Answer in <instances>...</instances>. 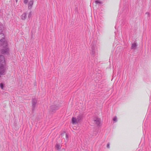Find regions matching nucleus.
<instances>
[{"label":"nucleus","mask_w":151,"mask_h":151,"mask_svg":"<svg viewBox=\"0 0 151 151\" xmlns=\"http://www.w3.org/2000/svg\"><path fill=\"white\" fill-rule=\"evenodd\" d=\"M62 146V145L59 143H57L55 146V148L58 150H59L61 148Z\"/></svg>","instance_id":"9b49d317"},{"label":"nucleus","mask_w":151,"mask_h":151,"mask_svg":"<svg viewBox=\"0 0 151 151\" xmlns=\"http://www.w3.org/2000/svg\"><path fill=\"white\" fill-rule=\"evenodd\" d=\"M137 46V43L135 42H134L132 44V45L131 46V49L133 50H135L136 49V47Z\"/></svg>","instance_id":"f8f14e48"},{"label":"nucleus","mask_w":151,"mask_h":151,"mask_svg":"<svg viewBox=\"0 0 151 151\" xmlns=\"http://www.w3.org/2000/svg\"><path fill=\"white\" fill-rule=\"evenodd\" d=\"M93 121L94 123L98 126H100V118L98 117H95Z\"/></svg>","instance_id":"39448f33"},{"label":"nucleus","mask_w":151,"mask_h":151,"mask_svg":"<svg viewBox=\"0 0 151 151\" xmlns=\"http://www.w3.org/2000/svg\"><path fill=\"white\" fill-rule=\"evenodd\" d=\"M65 137L67 139H68V135L67 134H66Z\"/></svg>","instance_id":"aec40b11"},{"label":"nucleus","mask_w":151,"mask_h":151,"mask_svg":"<svg viewBox=\"0 0 151 151\" xmlns=\"http://www.w3.org/2000/svg\"><path fill=\"white\" fill-rule=\"evenodd\" d=\"M0 37L1 39L2 38V37H1V36H0Z\"/></svg>","instance_id":"412c9836"},{"label":"nucleus","mask_w":151,"mask_h":151,"mask_svg":"<svg viewBox=\"0 0 151 151\" xmlns=\"http://www.w3.org/2000/svg\"><path fill=\"white\" fill-rule=\"evenodd\" d=\"M4 63H5L4 57L3 55H0V64H4Z\"/></svg>","instance_id":"6e6552de"},{"label":"nucleus","mask_w":151,"mask_h":151,"mask_svg":"<svg viewBox=\"0 0 151 151\" xmlns=\"http://www.w3.org/2000/svg\"><path fill=\"white\" fill-rule=\"evenodd\" d=\"M113 120L114 122H116L117 121V118L116 116H115L113 117Z\"/></svg>","instance_id":"ddd939ff"},{"label":"nucleus","mask_w":151,"mask_h":151,"mask_svg":"<svg viewBox=\"0 0 151 151\" xmlns=\"http://www.w3.org/2000/svg\"><path fill=\"white\" fill-rule=\"evenodd\" d=\"M83 117V114L82 113H80L77 116V119L80 122L81 121Z\"/></svg>","instance_id":"1a4fd4ad"},{"label":"nucleus","mask_w":151,"mask_h":151,"mask_svg":"<svg viewBox=\"0 0 151 151\" xmlns=\"http://www.w3.org/2000/svg\"><path fill=\"white\" fill-rule=\"evenodd\" d=\"M34 1L33 0L30 1L28 3V9H31L32 6L33 4Z\"/></svg>","instance_id":"9d476101"},{"label":"nucleus","mask_w":151,"mask_h":151,"mask_svg":"<svg viewBox=\"0 0 151 151\" xmlns=\"http://www.w3.org/2000/svg\"><path fill=\"white\" fill-rule=\"evenodd\" d=\"M95 3L96 4H101V2L99 0H96L95 1Z\"/></svg>","instance_id":"dca6fc26"},{"label":"nucleus","mask_w":151,"mask_h":151,"mask_svg":"<svg viewBox=\"0 0 151 151\" xmlns=\"http://www.w3.org/2000/svg\"><path fill=\"white\" fill-rule=\"evenodd\" d=\"M90 53L94 56L97 52V47L95 44L92 43L90 47Z\"/></svg>","instance_id":"f03ea898"},{"label":"nucleus","mask_w":151,"mask_h":151,"mask_svg":"<svg viewBox=\"0 0 151 151\" xmlns=\"http://www.w3.org/2000/svg\"><path fill=\"white\" fill-rule=\"evenodd\" d=\"M4 28V25L0 22V45L3 48L1 50V53L3 54H7L9 49L8 47L7 42L5 41L4 35L2 33Z\"/></svg>","instance_id":"f257e3e1"},{"label":"nucleus","mask_w":151,"mask_h":151,"mask_svg":"<svg viewBox=\"0 0 151 151\" xmlns=\"http://www.w3.org/2000/svg\"><path fill=\"white\" fill-rule=\"evenodd\" d=\"M146 14H147V16L149 17L150 16V13L148 12H147L146 13Z\"/></svg>","instance_id":"6ab92c4d"},{"label":"nucleus","mask_w":151,"mask_h":151,"mask_svg":"<svg viewBox=\"0 0 151 151\" xmlns=\"http://www.w3.org/2000/svg\"><path fill=\"white\" fill-rule=\"evenodd\" d=\"M60 106L59 104L57 105H54L51 106L50 107V111L51 112L54 111L58 109Z\"/></svg>","instance_id":"7ed1b4c3"},{"label":"nucleus","mask_w":151,"mask_h":151,"mask_svg":"<svg viewBox=\"0 0 151 151\" xmlns=\"http://www.w3.org/2000/svg\"><path fill=\"white\" fill-rule=\"evenodd\" d=\"M27 17V13L26 12L23 13L21 16L20 18L22 20H25Z\"/></svg>","instance_id":"0eeeda50"},{"label":"nucleus","mask_w":151,"mask_h":151,"mask_svg":"<svg viewBox=\"0 0 151 151\" xmlns=\"http://www.w3.org/2000/svg\"><path fill=\"white\" fill-rule=\"evenodd\" d=\"M32 16V13L31 12H30L29 13L28 15V18H30Z\"/></svg>","instance_id":"2eb2a0df"},{"label":"nucleus","mask_w":151,"mask_h":151,"mask_svg":"<svg viewBox=\"0 0 151 151\" xmlns=\"http://www.w3.org/2000/svg\"><path fill=\"white\" fill-rule=\"evenodd\" d=\"M71 122L73 124H76L80 122L77 118L75 116H73L72 118Z\"/></svg>","instance_id":"20e7f679"},{"label":"nucleus","mask_w":151,"mask_h":151,"mask_svg":"<svg viewBox=\"0 0 151 151\" xmlns=\"http://www.w3.org/2000/svg\"><path fill=\"white\" fill-rule=\"evenodd\" d=\"M106 147L108 148H110V144L109 143H108L107 144Z\"/></svg>","instance_id":"f3484780"},{"label":"nucleus","mask_w":151,"mask_h":151,"mask_svg":"<svg viewBox=\"0 0 151 151\" xmlns=\"http://www.w3.org/2000/svg\"><path fill=\"white\" fill-rule=\"evenodd\" d=\"M28 0H24V3L25 4H27L28 2Z\"/></svg>","instance_id":"a211bd4d"},{"label":"nucleus","mask_w":151,"mask_h":151,"mask_svg":"<svg viewBox=\"0 0 151 151\" xmlns=\"http://www.w3.org/2000/svg\"><path fill=\"white\" fill-rule=\"evenodd\" d=\"M4 84L3 83H0V87L2 89H4Z\"/></svg>","instance_id":"4468645a"},{"label":"nucleus","mask_w":151,"mask_h":151,"mask_svg":"<svg viewBox=\"0 0 151 151\" xmlns=\"http://www.w3.org/2000/svg\"><path fill=\"white\" fill-rule=\"evenodd\" d=\"M16 2H17V0H16Z\"/></svg>","instance_id":"4be33fe9"},{"label":"nucleus","mask_w":151,"mask_h":151,"mask_svg":"<svg viewBox=\"0 0 151 151\" xmlns=\"http://www.w3.org/2000/svg\"><path fill=\"white\" fill-rule=\"evenodd\" d=\"M115 29H116V26H115Z\"/></svg>","instance_id":"5701e85b"},{"label":"nucleus","mask_w":151,"mask_h":151,"mask_svg":"<svg viewBox=\"0 0 151 151\" xmlns=\"http://www.w3.org/2000/svg\"><path fill=\"white\" fill-rule=\"evenodd\" d=\"M37 100L35 99H33L32 100V109L33 110H34L35 109V107L36 106V104L37 103Z\"/></svg>","instance_id":"423d86ee"}]
</instances>
